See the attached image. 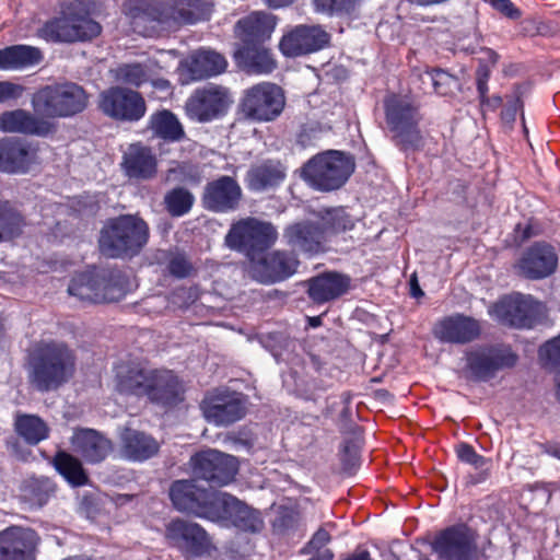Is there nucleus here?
Listing matches in <instances>:
<instances>
[{"label": "nucleus", "mask_w": 560, "mask_h": 560, "mask_svg": "<svg viewBox=\"0 0 560 560\" xmlns=\"http://www.w3.org/2000/svg\"><path fill=\"white\" fill-rule=\"evenodd\" d=\"M200 0H129L122 12L139 35L166 36L198 20Z\"/></svg>", "instance_id": "nucleus-1"}, {"label": "nucleus", "mask_w": 560, "mask_h": 560, "mask_svg": "<svg viewBox=\"0 0 560 560\" xmlns=\"http://www.w3.org/2000/svg\"><path fill=\"white\" fill-rule=\"evenodd\" d=\"M150 229L137 214H121L108 220L100 232L101 253L109 258L138 255L148 244Z\"/></svg>", "instance_id": "nucleus-2"}, {"label": "nucleus", "mask_w": 560, "mask_h": 560, "mask_svg": "<svg viewBox=\"0 0 560 560\" xmlns=\"http://www.w3.org/2000/svg\"><path fill=\"white\" fill-rule=\"evenodd\" d=\"M385 121L393 143L404 152L420 151L424 137L419 128V107L407 96L389 95L384 100Z\"/></svg>", "instance_id": "nucleus-3"}, {"label": "nucleus", "mask_w": 560, "mask_h": 560, "mask_svg": "<svg viewBox=\"0 0 560 560\" xmlns=\"http://www.w3.org/2000/svg\"><path fill=\"white\" fill-rule=\"evenodd\" d=\"M101 30V25L88 16L80 0H65L59 15L45 22L37 35L47 42L73 43L92 39Z\"/></svg>", "instance_id": "nucleus-4"}, {"label": "nucleus", "mask_w": 560, "mask_h": 560, "mask_svg": "<svg viewBox=\"0 0 560 560\" xmlns=\"http://www.w3.org/2000/svg\"><path fill=\"white\" fill-rule=\"evenodd\" d=\"M130 290L126 275L117 269L94 268L72 278L68 292L81 301L110 303L121 300Z\"/></svg>", "instance_id": "nucleus-5"}, {"label": "nucleus", "mask_w": 560, "mask_h": 560, "mask_svg": "<svg viewBox=\"0 0 560 560\" xmlns=\"http://www.w3.org/2000/svg\"><path fill=\"white\" fill-rule=\"evenodd\" d=\"M168 497L176 511L206 520L218 517L219 509L226 505L233 495L206 488L197 479H184L173 481Z\"/></svg>", "instance_id": "nucleus-6"}, {"label": "nucleus", "mask_w": 560, "mask_h": 560, "mask_svg": "<svg viewBox=\"0 0 560 560\" xmlns=\"http://www.w3.org/2000/svg\"><path fill=\"white\" fill-rule=\"evenodd\" d=\"M72 351L63 345L39 343L28 355L30 373L39 385L61 384L74 372Z\"/></svg>", "instance_id": "nucleus-7"}, {"label": "nucleus", "mask_w": 560, "mask_h": 560, "mask_svg": "<svg viewBox=\"0 0 560 560\" xmlns=\"http://www.w3.org/2000/svg\"><path fill=\"white\" fill-rule=\"evenodd\" d=\"M89 103L84 89L77 83L46 85L33 94L32 105L44 117H71L83 112Z\"/></svg>", "instance_id": "nucleus-8"}, {"label": "nucleus", "mask_w": 560, "mask_h": 560, "mask_svg": "<svg viewBox=\"0 0 560 560\" xmlns=\"http://www.w3.org/2000/svg\"><path fill=\"white\" fill-rule=\"evenodd\" d=\"M354 167L353 156L330 150L312 158L303 167V176L313 187L330 191L340 188Z\"/></svg>", "instance_id": "nucleus-9"}, {"label": "nucleus", "mask_w": 560, "mask_h": 560, "mask_svg": "<svg viewBox=\"0 0 560 560\" xmlns=\"http://www.w3.org/2000/svg\"><path fill=\"white\" fill-rule=\"evenodd\" d=\"M285 106V96L280 86L271 82L253 85L244 92L240 107L245 118L268 122L277 119Z\"/></svg>", "instance_id": "nucleus-10"}, {"label": "nucleus", "mask_w": 560, "mask_h": 560, "mask_svg": "<svg viewBox=\"0 0 560 560\" xmlns=\"http://www.w3.org/2000/svg\"><path fill=\"white\" fill-rule=\"evenodd\" d=\"M277 237V230L271 223L247 218L232 225L225 242L232 249L252 255L272 246Z\"/></svg>", "instance_id": "nucleus-11"}, {"label": "nucleus", "mask_w": 560, "mask_h": 560, "mask_svg": "<svg viewBox=\"0 0 560 560\" xmlns=\"http://www.w3.org/2000/svg\"><path fill=\"white\" fill-rule=\"evenodd\" d=\"M202 412L209 423L225 428L245 417L246 401L240 393L217 387L203 398Z\"/></svg>", "instance_id": "nucleus-12"}, {"label": "nucleus", "mask_w": 560, "mask_h": 560, "mask_svg": "<svg viewBox=\"0 0 560 560\" xmlns=\"http://www.w3.org/2000/svg\"><path fill=\"white\" fill-rule=\"evenodd\" d=\"M493 314L505 326L530 328L541 314V305L530 295L516 293L498 302L493 307Z\"/></svg>", "instance_id": "nucleus-13"}, {"label": "nucleus", "mask_w": 560, "mask_h": 560, "mask_svg": "<svg viewBox=\"0 0 560 560\" xmlns=\"http://www.w3.org/2000/svg\"><path fill=\"white\" fill-rule=\"evenodd\" d=\"M232 100L226 88L209 84L197 89L187 100L185 110L187 115L198 121H209L223 115Z\"/></svg>", "instance_id": "nucleus-14"}, {"label": "nucleus", "mask_w": 560, "mask_h": 560, "mask_svg": "<svg viewBox=\"0 0 560 560\" xmlns=\"http://www.w3.org/2000/svg\"><path fill=\"white\" fill-rule=\"evenodd\" d=\"M190 462L196 475L220 487L231 483L237 472L236 457L218 450L202 451Z\"/></svg>", "instance_id": "nucleus-15"}, {"label": "nucleus", "mask_w": 560, "mask_h": 560, "mask_svg": "<svg viewBox=\"0 0 560 560\" xmlns=\"http://www.w3.org/2000/svg\"><path fill=\"white\" fill-rule=\"evenodd\" d=\"M100 108L112 118L133 121L144 115L145 103L138 92L116 86L102 92Z\"/></svg>", "instance_id": "nucleus-16"}, {"label": "nucleus", "mask_w": 560, "mask_h": 560, "mask_svg": "<svg viewBox=\"0 0 560 560\" xmlns=\"http://www.w3.org/2000/svg\"><path fill=\"white\" fill-rule=\"evenodd\" d=\"M299 266L296 256L291 252L273 250L255 259L250 258L249 272L262 283H273L291 277Z\"/></svg>", "instance_id": "nucleus-17"}, {"label": "nucleus", "mask_w": 560, "mask_h": 560, "mask_svg": "<svg viewBox=\"0 0 560 560\" xmlns=\"http://www.w3.org/2000/svg\"><path fill=\"white\" fill-rule=\"evenodd\" d=\"M166 539L186 556H202L210 546L208 534L199 524L180 518L167 524Z\"/></svg>", "instance_id": "nucleus-18"}, {"label": "nucleus", "mask_w": 560, "mask_h": 560, "mask_svg": "<svg viewBox=\"0 0 560 560\" xmlns=\"http://www.w3.org/2000/svg\"><path fill=\"white\" fill-rule=\"evenodd\" d=\"M329 38L320 25H299L283 35L279 48L283 55L296 57L324 48Z\"/></svg>", "instance_id": "nucleus-19"}, {"label": "nucleus", "mask_w": 560, "mask_h": 560, "mask_svg": "<svg viewBox=\"0 0 560 560\" xmlns=\"http://www.w3.org/2000/svg\"><path fill=\"white\" fill-rule=\"evenodd\" d=\"M558 257L555 248L546 243H535L515 264L517 275L527 279H542L555 272Z\"/></svg>", "instance_id": "nucleus-20"}, {"label": "nucleus", "mask_w": 560, "mask_h": 560, "mask_svg": "<svg viewBox=\"0 0 560 560\" xmlns=\"http://www.w3.org/2000/svg\"><path fill=\"white\" fill-rule=\"evenodd\" d=\"M241 199V186L230 176H221L209 182L201 197L203 208L213 212L233 211L238 207Z\"/></svg>", "instance_id": "nucleus-21"}, {"label": "nucleus", "mask_w": 560, "mask_h": 560, "mask_svg": "<svg viewBox=\"0 0 560 560\" xmlns=\"http://www.w3.org/2000/svg\"><path fill=\"white\" fill-rule=\"evenodd\" d=\"M115 373L118 385H175L178 382L173 371L153 369L141 362L120 363Z\"/></svg>", "instance_id": "nucleus-22"}, {"label": "nucleus", "mask_w": 560, "mask_h": 560, "mask_svg": "<svg viewBox=\"0 0 560 560\" xmlns=\"http://www.w3.org/2000/svg\"><path fill=\"white\" fill-rule=\"evenodd\" d=\"M38 536L26 527H9L0 532V560H34Z\"/></svg>", "instance_id": "nucleus-23"}, {"label": "nucleus", "mask_w": 560, "mask_h": 560, "mask_svg": "<svg viewBox=\"0 0 560 560\" xmlns=\"http://www.w3.org/2000/svg\"><path fill=\"white\" fill-rule=\"evenodd\" d=\"M516 359L510 349L481 350L467 355V366L475 381L486 382L499 369L513 366Z\"/></svg>", "instance_id": "nucleus-24"}, {"label": "nucleus", "mask_w": 560, "mask_h": 560, "mask_svg": "<svg viewBox=\"0 0 560 560\" xmlns=\"http://www.w3.org/2000/svg\"><path fill=\"white\" fill-rule=\"evenodd\" d=\"M433 334L442 341L451 343H467L480 335V325L472 317L455 314L439 320Z\"/></svg>", "instance_id": "nucleus-25"}, {"label": "nucleus", "mask_w": 560, "mask_h": 560, "mask_svg": "<svg viewBox=\"0 0 560 560\" xmlns=\"http://www.w3.org/2000/svg\"><path fill=\"white\" fill-rule=\"evenodd\" d=\"M287 243L295 249L318 254L324 250L325 231L318 223L305 220L287 226L283 233Z\"/></svg>", "instance_id": "nucleus-26"}, {"label": "nucleus", "mask_w": 560, "mask_h": 560, "mask_svg": "<svg viewBox=\"0 0 560 560\" xmlns=\"http://www.w3.org/2000/svg\"><path fill=\"white\" fill-rule=\"evenodd\" d=\"M228 504L220 508V516L208 517L212 522L229 521L234 524L235 528L241 532L259 533L264 528V520L260 513L253 510L247 504L232 497Z\"/></svg>", "instance_id": "nucleus-27"}, {"label": "nucleus", "mask_w": 560, "mask_h": 560, "mask_svg": "<svg viewBox=\"0 0 560 560\" xmlns=\"http://www.w3.org/2000/svg\"><path fill=\"white\" fill-rule=\"evenodd\" d=\"M276 26V18L262 11L252 12L235 25V34L243 45L262 44L270 38Z\"/></svg>", "instance_id": "nucleus-28"}, {"label": "nucleus", "mask_w": 560, "mask_h": 560, "mask_svg": "<svg viewBox=\"0 0 560 560\" xmlns=\"http://www.w3.org/2000/svg\"><path fill=\"white\" fill-rule=\"evenodd\" d=\"M351 279L338 272H324L307 280V293L315 303H326L348 292Z\"/></svg>", "instance_id": "nucleus-29"}, {"label": "nucleus", "mask_w": 560, "mask_h": 560, "mask_svg": "<svg viewBox=\"0 0 560 560\" xmlns=\"http://www.w3.org/2000/svg\"><path fill=\"white\" fill-rule=\"evenodd\" d=\"M160 444L149 434L125 429L120 433V455L130 462H145L158 455Z\"/></svg>", "instance_id": "nucleus-30"}, {"label": "nucleus", "mask_w": 560, "mask_h": 560, "mask_svg": "<svg viewBox=\"0 0 560 560\" xmlns=\"http://www.w3.org/2000/svg\"><path fill=\"white\" fill-rule=\"evenodd\" d=\"M156 158L149 147L130 144L124 154L122 167L130 178L151 179L156 174Z\"/></svg>", "instance_id": "nucleus-31"}, {"label": "nucleus", "mask_w": 560, "mask_h": 560, "mask_svg": "<svg viewBox=\"0 0 560 560\" xmlns=\"http://www.w3.org/2000/svg\"><path fill=\"white\" fill-rule=\"evenodd\" d=\"M72 451L89 463H98L106 458L112 444L93 429H80L71 438Z\"/></svg>", "instance_id": "nucleus-32"}, {"label": "nucleus", "mask_w": 560, "mask_h": 560, "mask_svg": "<svg viewBox=\"0 0 560 560\" xmlns=\"http://www.w3.org/2000/svg\"><path fill=\"white\" fill-rule=\"evenodd\" d=\"M35 152L24 143L3 139L0 141V171L24 173L30 168Z\"/></svg>", "instance_id": "nucleus-33"}, {"label": "nucleus", "mask_w": 560, "mask_h": 560, "mask_svg": "<svg viewBox=\"0 0 560 560\" xmlns=\"http://www.w3.org/2000/svg\"><path fill=\"white\" fill-rule=\"evenodd\" d=\"M234 55L238 66L249 74H267L277 66L269 49L262 44L243 45Z\"/></svg>", "instance_id": "nucleus-34"}, {"label": "nucleus", "mask_w": 560, "mask_h": 560, "mask_svg": "<svg viewBox=\"0 0 560 560\" xmlns=\"http://www.w3.org/2000/svg\"><path fill=\"white\" fill-rule=\"evenodd\" d=\"M287 170L280 161L266 160L253 165L246 180L252 190H266L278 186L285 178Z\"/></svg>", "instance_id": "nucleus-35"}, {"label": "nucleus", "mask_w": 560, "mask_h": 560, "mask_svg": "<svg viewBox=\"0 0 560 560\" xmlns=\"http://www.w3.org/2000/svg\"><path fill=\"white\" fill-rule=\"evenodd\" d=\"M46 125L33 114L24 109L4 112L0 115V130L27 135H43Z\"/></svg>", "instance_id": "nucleus-36"}, {"label": "nucleus", "mask_w": 560, "mask_h": 560, "mask_svg": "<svg viewBox=\"0 0 560 560\" xmlns=\"http://www.w3.org/2000/svg\"><path fill=\"white\" fill-rule=\"evenodd\" d=\"M438 555L444 560H465L469 556L470 544L463 530L447 529L433 545Z\"/></svg>", "instance_id": "nucleus-37"}, {"label": "nucleus", "mask_w": 560, "mask_h": 560, "mask_svg": "<svg viewBox=\"0 0 560 560\" xmlns=\"http://www.w3.org/2000/svg\"><path fill=\"white\" fill-rule=\"evenodd\" d=\"M226 65L225 58L219 52L201 49L191 55L189 72L194 80H201L222 73Z\"/></svg>", "instance_id": "nucleus-38"}, {"label": "nucleus", "mask_w": 560, "mask_h": 560, "mask_svg": "<svg viewBox=\"0 0 560 560\" xmlns=\"http://www.w3.org/2000/svg\"><path fill=\"white\" fill-rule=\"evenodd\" d=\"M25 224V218L16 205L0 198V243L21 235Z\"/></svg>", "instance_id": "nucleus-39"}, {"label": "nucleus", "mask_w": 560, "mask_h": 560, "mask_svg": "<svg viewBox=\"0 0 560 560\" xmlns=\"http://www.w3.org/2000/svg\"><path fill=\"white\" fill-rule=\"evenodd\" d=\"M13 430L28 445H38L49 434V429L44 420L37 416L26 413H16Z\"/></svg>", "instance_id": "nucleus-40"}, {"label": "nucleus", "mask_w": 560, "mask_h": 560, "mask_svg": "<svg viewBox=\"0 0 560 560\" xmlns=\"http://www.w3.org/2000/svg\"><path fill=\"white\" fill-rule=\"evenodd\" d=\"M43 56L38 48L16 45L0 50V68L15 69L36 65Z\"/></svg>", "instance_id": "nucleus-41"}, {"label": "nucleus", "mask_w": 560, "mask_h": 560, "mask_svg": "<svg viewBox=\"0 0 560 560\" xmlns=\"http://www.w3.org/2000/svg\"><path fill=\"white\" fill-rule=\"evenodd\" d=\"M150 128L160 138L168 141H179L184 138L183 126L170 110H161L151 116Z\"/></svg>", "instance_id": "nucleus-42"}, {"label": "nucleus", "mask_w": 560, "mask_h": 560, "mask_svg": "<svg viewBox=\"0 0 560 560\" xmlns=\"http://www.w3.org/2000/svg\"><path fill=\"white\" fill-rule=\"evenodd\" d=\"M195 203V197L190 190L185 187L176 186L165 192L163 206L167 213L173 218L187 214Z\"/></svg>", "instance_id": "nucleus-43"}, {"label": "nucleus", "mask_w": 560, "mask_h": 560, "mask_svg": "<svg viewBox=\"0 0 560 560\" xmlns=\"http://www.w3.org/2000/svg\"><path fill=\"white\" fill-rule=\"evenodd\" d=\"M54 467L72 487L85 485L86 475L81 467L80 460L75 457L65 452H58L56 457H54Z\"/></svg>", "instance_id": "nucleus-44"}, {"label": "nucleus", "mask_w": 560, "mask_h": 560, "mask_svg": "<svg viewBox=\"0 0 560 560\" xmlns=\"http://www.w3.org/2000/svg\"><path fill=\"white\" fill-rule=\"evenodd\" d=\"M420 80L423 84L432 85L434 91L443 96L453 95L460 89L459 80L442 69L424 71L420 74Z\"/></svg>", "instance_id": "nucleus-45"}, {"label": "nucleus", "mask_w": 560, "mask_h": 560, "mask_svg": "<svg viewBox=\"0 0 560 560\" xmlns=\"http://www.w3.org/2000/svg\"><path fill=\"white\" fill-rule=\"evenodd\" d=\"M343 415V422L340 424V430L345 434H351L352 440L346 442L343 446V454H341V462H343L346 470H353L358 465L359 460V441H360V432L359 428H357L353 423L348 422L346 420L347 411L343 410L341 412Z\"/></svg>", "instance_id": "nucleus-46"}, {"label": "nucleus", "mask_w": 560, "mask_h": 560, "mask_svg": "<svg viewBox=\"0 0 560 560\" xmlns=\"http://www.w3.org/2000/svg\"><path fill=\"white\" fill-rule=\"evenodd\" d=\"M323 231H325V240L331 235L352 229L353 222L343 209H330L320 214L318 222Z\"/></svg>", "instance_id": "nucleus-47"}, {"label": "nucleus", "mask_w": 560, "mask_h": 560, "mask_svg": "<svg viewBox=\"0 0 560 560\" xmlns=\"http://www.w3.org/2000/svg\"><path fill=\"white\" fill-rule=\"evenodd\" d=\"M163 182L165 184H198L200 173L198 167L187 162H174L164 173Z\"/></svg>", "instance_id": "nucleus-48"}, {"label": "nucleus", "mask_w": 560, "mask_h": 560, "mask_svg": "<svg viewBox=\"0 0 560 560\" xmlns=\"http://www.w3.org/2000/svg\"><path fill=\"white\" fill-rule=\"evenodd\" d=\"M117 78L126 84L140 86L151 80L150 70L141 63L124 65L117 70Z\"/></svg>", "instance_id": "nucleus-49"}, {"label": "nucleus", "mask_w": 560, "mask_h": 560, "mask_svg": "<svg viewBox=\"0 0 560 560\" xmlns=\"http://www.w3.org/2000/svg\"><path fill=\"white\" fill-rule=\"evenodd\" d=\"M539 358L546 369L560 375V335L539 348Z\"/></svg>", "instance_id": "nucleus-50"}, {"label": "nucleus", "mask_w": 560, "mask_h": 560, "mask_svg": "<svg viewBox=\"0 0 560 560\" xmlns=\"http://www.w3.org/2000/svg\"><path fill=\"white\" fill-rule=\"evenodd\" d=\"M167 270L173 277L178 279L191 277L197 271L189 257L180 252L170 253Z\"/></svg>", "instance_id": "nucleus-51"}, {"label": "nucleus", "mask_w": 560, "mask_h": 560, "mask_svg": "<svg viewBox=\"0 0 560 560\" xmlns=\"http://www.w3.org/2000/svg\"><path fill=\"white\" fill-rule=\"evenodd\" d=\"M359 0H313L315 10L329 15L351 13Z\"/></svg>", "instance_id": "nucleus-52"}, {"label": "nucleus", "mask_w": 560, "mask_h": 560, "mask_svg": "<svg viewBox=\"0 0 560 560\" xmlns=\"http://www.w3.org/2000/svg\"><path fill=\"white\" fill-rule=\"evenodd\" d=\"M147 396L162 406H175L182 399L176 387H147Z\"/></svg>", "instance_id": "nucleus-53"}, {"label": "nucleus", "mask_w": 560, "mask_h": 560, "mask_svg": "<svg viewBox=\"0 0 560 560\" xmlns=\"http://www.w3.org/2000/svg\"><path fill=\"white\" fill-rule=\"evenodd\" d=\"M26 487L31 490V500L39 505L45 503L54 491L52 483L46 478L31 480Z\"/></svg>", "instance_id": "nucleus-54"}, {"label": "nucleus", "mask_w": 560, "mask_h": 560, "mask_svg": "<svg viewBox=\"0 0 560 560\" xmlns=\"http://www.w3.org/2000/svg\"><path fill=\"white\" fill-rule=\"evenodd\" d=\"M200 295V290L197 285L180 287L172 293V303L178 307H188L195 303Z\"/></svg>", "instance_id": "nucleus-55"}, {"label": "nucleus", "mask_w": 560, "mask_h": 560, "mask_svg": "<svg viewBox=\"0 0 560 560\" xmlns=\"http://www.w3.org/2000/svg\"><path fill=\"white\" fill-rule=\"evenodd\" d=\"M457 456L460 462L468 464L477 469H482L487 465V459L477 454L469 444H460L457 446Z\"/></svg>", "instance_id": "nucleus-56"}, {"label": "nucleus", "mask_w": 560, "mask_h": 560, "mask_svg": "<svg viewBox=\"0 0 560 560\" xmlns=\"http://www.w3.org/2000/svg\"><path fill=\"white\" fill-rule=\"evenodd\" d=\"M523 91L521 86H516L513 94L509 96L508 103L501 113L502 119L506 122H513L516 118L518 109L523 108Z\"/></svg>", "instance_id": "nucleus-57"}, {"label": "nucleus", "mask_w": 560, "mask_h": 560, "mask_svg": "<svg viewBox=\"0 0 560 560\" xmlns=\"http://www.w3.org/2000/svg\"><path fill=\"white\" fill-rule=\"evenodd\" d=\"M24 91V88L20 84H15L9 81H0V103H5L11 100L19 98Z\"/></svg>", "instance_id": "nucleus-58"}, {"label": "nucleus", "mask_w": 560, "mask_h": 560, "mask_svg": "<svg viewBox=\"0 0 560 560\" xmlns=\"http://www.w3.org/2000/svg\"><path fill=\"white\" fill-rule=\"evenodd\" d=\"M492 7L503 15L516 20L521 16V12L510 0H491Z\"/></svg>", "instance_id": "nucleus-59"}, {"label": "nucleus", "mask_w": 560, "mask_h": 560, "mask_svg": "<svg viewBox=\"0 0 560 560\" xmlns=\"http://www.w3.org/2000/svg\"><path fill=\"white\" fill-rule=\"evenodd\" d=\"M331 538L326 529L320 528L314 534L312 540L308 542L310 550H320L329 542Z\"/></svg>", "instance_id": "nucleus-60"}, {"label": "nucleus", "mask_w": 560, "mask_h": 560, "mask_svg": "<svg viewBox=\"0 0 560 560\" xmlns=\"http://www.w3.org/2000/svg\"><path fill=\"white\" fill-rule=\"evenodd\" d=\"M490 78V68L481 62L476 71V82H488Z\"/></svg>", "instance_id": "nucleus-61"}, {"label": "nucleus", "mask_w": 560, "mask_h": 560, "mask_svg": "<svg viewBox=\"0 0 560 560\" xmlns=\"http://www.w3.org/2000/svg\"><path fill=\"white\" fill-rule=\"evenodd\" d=\"M316 552L308 560H332V551L328 548H324L320 550H312Z\"/></svg>", "instance_id": "nucleus-62"}, {"label": "nucleus", "mask_w": 560, "mask_h": 560, "mask_svg": "<svg viewBox=\"0 0 560 560\" xmlns=\"http://www.w3.org/2000/svg\"><path fill=\"white\" fill-rule=\"evenodd\" d=\"M410 293L413 298H420L424 294L418 283L416 273H413L410 278Z\"/></svg>", "instance_id": "nucleus-63"}, {"label": "nucleus", "mask_w": 560, "mask_h": 560, "mask_svg": "<svg viewBox=\"0 0 560 560\" xmlns=\"http://www.w3.org/2000/svg\"><path fill=\"white\" fill-rule=\"evenodd\" d=\"M375 399L377 402L386 405L387 402H390V394L386 390L385 387H381L375 392Z\"/></svg>", "instance_id": "nucleus-64"}]
</instances>
